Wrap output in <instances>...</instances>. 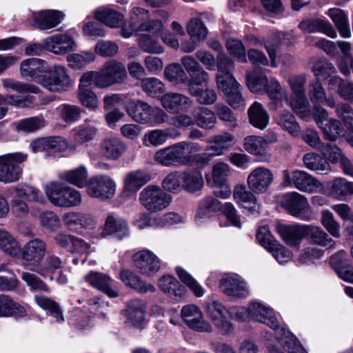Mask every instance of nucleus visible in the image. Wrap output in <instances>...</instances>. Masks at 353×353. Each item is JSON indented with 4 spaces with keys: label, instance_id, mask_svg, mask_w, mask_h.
Returning <instances> with one entry per match:
<instances>
[{
    "label": "nucleus",
    "instance_id": "f257e3e1",
    "mask_svg": "<svg viewBox=\"0 0 353 353\" xmlns=\"http://www.w3.org/2000/svg\"><path fill=\"white\" fill-rule=\"evenodd\" d=\"M23 78H30L51 92L63 93L72 87L73 82L66 68L55 65L48 70L47 63L38 58H30L21 63Z\"/></svg>",
    "mask_w": 353,
    "mask_h": 353
},
{
    "label": "nucleus",
    "instance_id": "f03ea898",
    "mask_svg": "<svg viewBox=\"0 0 353 353\" xmlns=\"http://www.w3.org/2000/svg\"><path fill=\"white\" fill-rule=\"evenodd\" d=\"M239 314V318L245 320L247 318L264 323L272 330H276L275 336L281 346L289 353H307L303 347L299 339L288 330L279 327V314L272 308L259 302L251 303L248 308L235 307Z\"/></svg>",
    "mask_w": 353,
    "mask_h": 353
},
{
    "label": "nucleus",
    "instance_id": "7ed1b4c3",
    "mask_svg": "<svg viewBox=\"0 0 353 353\" xmlns=\"http://www.w3.org/2000/svg\"><path fill=\"white\" fill-rule=\"evenodd\" d=\"M154 161L163 167L195 166L199 164V143L182 141L158 150Z\"/></svg>",
    "mask_w": 353,
    "mask_h": 353
},
{
    "label": "nucleus",
    "instance_id": "20e7f679",
    "mask_svg": "<svg viewBox=\"0 0 353 353\" xmlns=\"http://www.w3.org/2000/svg\"><path fill=\"white\" fill-rule=\"evenodd\" d=\"M216 83L226 98L227 103L234 109L243 108L245 100L241 93V86L232 74L234 61L224 53L218 57Z\"/></svg>",
    "mask_w": 353,
    "mask_h": 353
},
{
    "label": "nucleus",
    "instance_id": "39448f33",
    "mask_svg": "<svg viewBox=\"0 0 353 353\" xmlns=\"http://www.w3.org/2000/svg\"><path fill=\"white\" fill-rule=\"evenodd\" d=\"M127 114L137 123L155 126L167 121L168 114L159 107L140 99H132L125 107Z\"/></svg>",
    "mask_w": 353,
    "mask_h": 353
},
{
    "label": "nucleus",
    "instance_id": "423d86ee",
    "mask_svg": "<svg viewBox=\"0 0 353 353\" xmlns=\"http://www.w3.org/2000/svg\"><path fill=\"white\" fill-rule=\"evenodd\" d=\"M44 191L50 202L61 208H74L81 204L80 192L64 183L52 181L44 185Z\"/></svg>",
    "mask_w": 353,
    "mask_h": 353
},
{
    "label": "nucleus",
    "instance_id": "0eeeda50",
    "mask_svg": "<svg viewBox=\"0 0 353 353\" xmlns=\"http://www.w3.org/2000/svg\"><path fill=\"white\" fill-rule=\"evenodd\" d=\"M279 203L290 215L303 221L312 219V214L307 198L296 192H291L280 196Z\"/></svg>",
    "mask_w": 353,
    "mask_h": 353
},
{
    "label": "nucleus",
    "instance_id": "6e6552de",
    "mask_svg": "<svg viewBox=\"0 0 353 353\" xmlns=\"http://www.w3.org/2000/svg\"><path fill=\"white\" fill-rule=\"evenodd\" d=\"M98 72L97 84L99 89L108 88L121 83L127 77L124 64L115 59L105 61Z\"/></svg>",
    "mask_w": 353,
    "mask_h": 353
},
{
    "label": "nucleus",
    "instance_id": "1a4fd4ad",
    "mask_svg": "<svg viewBox=\"0 0 353 353\" xmlns=\"http://www.w3.org/2000/svg\"><path fill=\"white\" fill-rule=\"evenodd\" d=\"M203 310L223 334H228L233 330V325L228 318L234 312L236 313V310L232 309L230 312L221 302L214 298H209L205 301Z\"/></svg>",
    "mask_w": 353,
    "mask_h": 353
},
{
    "label": "nucleus",
    "instance_id": "9d476101",
    "mask_svg": "<svg viewBox=\"0 0 353 353\" xmlns=\"http://www.w3.org/2000/svg\"><path fill=\"white\" fill-rule=\"evenodd\" d=\"M27 159L22 152L9 153L0 156V181L12 183L19 179L22 169L19 165Z\"/></svg>",
    "mask_w": 353,
    "mask_h": 353
},
{
    "label": "nucleus",
    "instance_id": "9b49d317",
    "mask_svg": "<svg viewBox=\"0 0 353 353\" xmlns=\"http://www.w3.org/2000/svg\"><path fill=\"white\" fill-rule=\"evenodd\" d=\"M139 201L148 211L157 212L168 206L172 201V196L160 187L150 185L140 192Z\"/></svg>",
    "mask_w": 353,
    "mask_h": 353
},
{
    "label": "nucleus",
    "instance_id": "f8f14e48",
    "mask_svg": "<svg viewBox=\"0 0 353 353\" xmlns=\"http://www.w3.org/2000/svg\"><path fill=\"white\" fill-rule=\"evenodd\" d=\"M283 187H292L305 192H312L320 187L321 183L315 178L305 171L296 170L292 172H282Z\"/></svg>",
    "mask_w": 353,
    "mask_h": 353
},
{
    "label": "nucleus",
    "instance_id": "ddd939ff",
    "mask_svg": "<svg viewBox=\"0 0 353 353\" xmlns=\"http://www.w3.org/2000/svg\"><path fill=\"white\" fill-rule=\"evenodd\" d=\"M47 252L46 242L40 238L32 239L25 243L18 257L24 265L36 268L44 259Z\"/></svg>",
    "mask_w": 353,
    "mask_h": 353
},
{
    "label": "nucleus",
    "instance_id": "4468645a",
    "mask_svg": "<svg viewBox=\"0 0 353 353\" xmlns=\"http://www.w3.org/2000/svg\"><path fill=\"white\" fill-rule=\"evenodd\" d=\"M86 190L91 197L105 200L114 196L116 183L107 174H97L89 179Z\"/></svg>",
    "mask_w": 353,
    "mask_h": 353
},
{
    "label": "nucleus",
    "instance_id": "2eb2a0df",
    "mask_svg": "<svg viewBox=\"0 0 353 353\" xmlns=\"http://www.w3.org/2000/svg\"><path fill=\"white\" fill-rule=\"evenodd\" d=\"M273 181L272 172L264 166H259L248 174L247 185L252 192L263 194L268 191Z\"/></svg>",
    "mask_w": 353,
    "mask_h": 353
},
{
    "label": "nucleus",
    "instance_id": "dca6fc26",
    "mask_svg": "<svg viewBox=\"0 0 353 353\" xmlns=\"http://www.w3.org/2000/svg\"><path fill=\"white\" fill-rule=\"evenodd\" d=\"M132 261L140 274L146 276H153L161 268L160 259L149 250H143L134 254Z\"/></svg>",
    "mask_w": 353,
    "mask_h": 353
},
{
    "label": "nucleus",
    "instance_id": "f3484780",
    "mask_svg": "<svg viewBox=\"0 0 353 353\" xmlns=\"http://www.w3.org/2000/svg\"><path fill=\"white\" fill-rule=\"evenodd\" d=\"M219 286L227 296L244 299L249 296L247 283L237 274H226L220 280Z\"/></svg>",
    "mask_w": 353,
    "mask_h": 353
},
{
    "label": "nucleus",
    "instance_id": "a211bd4d",
    "mask_svg": "<svg viewBox=\"0 0 353 353\" xmlns=\"http://www.w3.org/2000/svg\"><path fill=\"white\" fill-rule=\"evenodd\" d=\"M84 279L90 285L105 294L110 298L119 296L115 281L108 274L90 271L85 276Z\"/></svg>",
    "mask_w": 353,
    "mask_h": 353
},
{
    "label": "nucleus",
    "instance_id": "6ab92c4d",
    "mask_svg": "<svg viewBox=\"0 0 353 353\" xmlns=\"http://www.w3.org/2000/svg\"><path fill=\"white\" fill-rule=\"evenodd\" d=\"M254 192L248 190L245 185L239 183L233 190V198L241 208L247 210L248 213L255 215L260 213L261 204L258 202Z\"/></svg>",
    "mask_w": 353,
    "mask_h": 353
},
{
    "label": "nucleus",
    "instance_id": "aec40b11",
    "mask_svg": "<svg viewBox=\"0 0 353 353\" xmlns=\"http://www.w3.org/2000/svg\"><path fill=\"white\" fill-rule=\"evenodd\" d=\"M165 78L174 85L186 84L192 95L199 96L196 80H189L181 65L179 63L168 65L164 70Z\"/></svg>",
    "mask_w": 353,
    "mask_h": 353
},
{
    "label": "nucleus",
    "instance_id": "412c9836",
    "mask_svg": "<svg viewBox=\"0 0 353 353\" xmlns=\"http://www.w3.org/2000/svg\"><path fill=\"white\" fill-rule=\"evenodd\" d=\"M47 50L56 54H65L76 48L74 39L68 34H56L43 40Z\"/></svg>",
    "mask_w": 353,
    "mask_h": 353
},
{
    "label": "nucleus",
    "instance_id": "4be33fe9",
    "mask_svg": "<svg viewBox=\"0 0 353 353\" xmlns=\"http://www.w3.org/2000/svg\"><path fill=\"white\" fill-rule=\"evenodd\" d=\"M203 205L212 211L221 210L232 225L239 228L241 227L240 216L232 203L226 202L223 205L216 199L208 196L203 200Z\"/></svg>",
    "mask_w": 353,
    "mask_h": 353
},
{
    "label": "nucleus",
    "instance_id": "5701e85b",
    "mask_svg": "<svg viewBox=\"0 0 353 353\" xmlns=\"http://www.w3.org/2000/svg\"><path fill=\"white\" fill-rule=\"evenodd\" d=\"M264 92L270 99L268 107L270 110H276L283 106V101L287 97L288 90L276 79L274 77L269 79V83Z\"/></svg>",
    "mask_w": 353,
    "mask_h": 353
},
{
    "label": "nucleus",
    "instance_id": "b1692460",
    "mask_svg": "<svg viewBox=\"0 0 353 353\" xmlns=\"http://www.w3.org/2000/svg\"><path fill=\"white\" fill-rule=\"evenodd\" d=\"M160 101L162 107L170 114H176L191 105L188 97L178 92H167L161 96Z\"/></svg>",
    "mask_w": 353,
    "mask_h": 353
},
{
    "label": "nucleus",
    "instance_id": "393cba45",
    "mask_svg": "<svg viewBox=\"0 0 353 353\" xmlns=\"http://www.w3.org/2000/svg\"><path fill=\"white\" fill-rule=\"evenodd\" d=\"M181 134L174 128L154 129L146 132L143 137V144L146 147H159L168 139H176Z\"/></svg>",
    "mask_w": 353,
    "mask_h": 353
},
{
    "label": "nucleus",
    "instance_id": "a878e982",
    "mask_svg": "<svg viewBox=\"0 0 353 353\" xmlns=\"http://www.w3.org/2000/svg\"><path fill=\"white\" fill-rule=\"evenodd\" d=\"M276 231L288 245L296 246L299 245L305 236V225L279 224L276 226Z\"/></svg>",
    "mask_w": 353,
    "mask_h": 353
},
{
    "label": "nucleus",
    "instance_id": "bb28decb",
    "mask_svg": "<svg viewBox=\"0 0 353 353\" xmlns=\"http://www.w3.org/2000/svg\"><path fill=\"white\" fill-rule=\"evenodd\" d=\"M63 19L62 12L54 10H41L32 14L34 26L41 30L55 28L61 23Z\"/></svg>",
    "mask_w": 353,
    "mask_h": 353
},
{
    "label": "nucleus",
    "instance_id": "cd10ccee",
    "mask_svg": "<svg viewBox=\"0 0 353 353\" xmlns=\"http://www.w3.org/2000/svg\"><path fill=\"white\" fill-rule=\"evenodd\" d=\"M159 286L165 294L175 301L182 300L187 293L185 287L170 275H164L159 279Z\"/></svg>",
    "mask_w": 353,
    "mask_h": 353
},
{
    "label": "nucleus",
    "instance_id": "c85d7f7f",
    "mask_svg": "<svg viewBox=\"0 0 353 353\" xmlns=\"http://www.w3.org/2000/svg\"><path fill=\"white\" fill-rule=\"evenodd\" d=\"M127 149V144L118 137L106 138L101 143V153L108 160H118Z\"/></svg>",
    "mask_w": 353,
    "mask_h": 353
},
{
    "label": "nucleus",
    "instance_id": "c756f323",
    "mask_svg": "<svg viewBox=\"0 0 353 353\" xmlns=\"http://www.w3.org/2000/svg\"><path fill=\"white\" fill-rule=\"evenodd\" d=\"M129 229L127 222L121 218H117L113 214H109L105 221L101 236L106 237L114 235L119 239L128 236Z\"/></svg>",
    "mask_w": 353,
    "mask_h": 353
},
{
    "label": "nucleus",
    "instance_id": "7c9ffc66",
    "mask_svg": "<svg viewBox=\"0 0 353 353\" xmlns=\"http://www.w3.org/2000/svg\"><path fill=\"white\" fill-rule=\"evenodd\" d=\"M276 134H270L268 141L261 137L250 135L244 139V148L250 154L256 156H263L270 143L276 141Z\"/></svg>",
    "mask_w": 353,
    "mask_h": 353
},
{
    "label": "nucleus",
    "instance_id": "2f4dec72",
    "mask_svg": "<svg viewBox=\"0 0 353 353\" xmlns=\"http://www.w3.org/2000/svg\"><path fill=\"white\" fill-rule=\"evenodd\" d=\"M233 141L234 136L228 132H223L212 137L208 140V155L219 156L222 154L232 147Z\"/></svg>",
    "mask_w": 353,
    "mask_h": 353
},
{
    "label": "nucleus",
    "instance_id": "473e14b6",
    "mask_svg": "<svg viewBox=\"0 0 353 353\" xmlns=\"http://www.w3.org/2000/svg\"><path fill=\"white\" fill-rule=\"evenodd\" d=\"M328 194L334 199L344 201L347 196L353 195V182L342 177L336 178L329 183Z\"/></svg>",
    "mask_w": 353,
    "mask_h": 353
},
{
    "label": "nucleus",
    "instance_id": "72a5a7b5",
    "mask_svg": "<svg viewBox=\"0 0 353 353\" xmlns=\"http://www.w3.org/2000/svg\"><path fill=\"white\" fill-rule=\"evenodd\" d=\"M120 279L125 285L141 294L154 292L156 290L155 287L152 284L148 283L141 280L137 274L130 270H123L121 271Z\"/></svg>",
    "mask_w": 353,
    "mask_h": 353
},
{
    "label": "nucleus",
    "instance_id": "f704fd0d",
    "mask_svg": "<svg viewBox=\"0 0 353 353\" xmlns=\"http://www.w3.org/2000/svg\"><path fill=\"white\" fill-rule=\"evenodd\" d=\"M288 105L301 119L307 120L310 117V102L306 94H292L285 101Z\"/></svg>",
    "mask_w": 353,
    "mask_h": 353
},
{
    "label": "nucleus",
    "instance_id": "c9c22d12",
    "mask_svg": "<svg viewBox=\"0 0 353 353\" xmlns=\"http://www.w3.org/2000/svg\"><path fill=\"white\" fill-rule=\"evenodd\" d=\"M312 243L328 249L335 248V241L319 226L305 225V236Z\"/></svg>",
    "mask_w": 353,
    "mask_h": 353
},
{
    "label": "nucleus",
    "instance_id": "e433bc0d",
    "mask_svg": "<svg viewBox=\"0 0 353 353\" xmlns=\"http://www.w3.org/2000/svg\"><path fill=\"white\" fill-rule=\"evenodd\" d=\"M250 123L255 128L263 130L269 123L270 116L263 105L254 101L248 110Z\"/></svg>",
    "mask_w": 353,
    "mask_h": 353
},
{
    "label": "nucleus",
    "instance_id": "4c0bfd02",
    "mask_svg": "<svg viewBox=\"0 0 353 353\" xmlns=\"http://www.w3.org/2000/svg\"><path fill=\"white\" fill-rule=\"evenodd\" d=\"M151 180V176L143 171L136 170L128 173L124 179V192L128 194L136 193Z\"/></svg>",
    "mask_w": 353,
    "mask_h": 353
},
{
    "label": "nucleus",
    "instance_id": "58836bf2",
    "mask_svg": "<svg viewBox=\"0 0 353 353\" xmlns=\"http://www.w3.org/2000/svg\"><path fill=\"white\" fill-rule=\"evenodd\" d=\"M88 171L85 165H81L76 168L66 170L59 174L62 181L68 182L79 188L88 185Z\"/></svg>",
    "mask_w": 353,
    "mask_h": 353
},
{
    "label": "nucleus",
    "instance_id": "ea45409f",
    "mask_svg": "<svg viewBox=\"0 0 353 353\" xmlns=\"http://www.w3.org/2000/svg\"><path fill=\"white\" fill-rule=\"evenodd\" d=\"M10 194H15L18 197L28 201H33L39 203L46 202L42 192L36 187L27 183L19 184L10 188Z\"/></svg>",
    "mask_w": 353,
    "mask_h": 353
},
{
    "label": "nucleus",
    "instance_id": "a19ab883",
    "mask_svg": "<svg viewBox=\"0 0 353 353\" xmlns=\"http://www.w3.org/2000/svg\"><path fill=\"white\" fill-rule=\"evenodd\" d=\"M300 29L307 32H319L331 38L336 37V32L332 26L321 19L303 20L299 25Z\"/></svg>",
    "mask_w": 353,
    "mask_h": 353
},
{
    "label": "nucleus",
    "instance_id": "79ce46f5",
    "mask_svg": "<svg viewBox=\"0 0 353 353\" xmlns=\"http://www.w3.org/2000/svg\"><path fill=\"white\" fill-rule=\"evenodd\" d=\"M63 263L61 259L54 255L50 254L44 260V261L37 266V272L43 277H49L50 280H53L54 274L61 272Z\"/></svg>",
    "mask_w": 353,
    "mask_h": 353
},
{
    "label": "nucleus",
    "instance_id": "37998d69",
    "mask_svg": "<svg viewBox=\"0 0 353 353\" xmlns=\"http://www.w3.org/2000/svg\"><path fill=\"white\" fill-rule=\"evenodd\" d=\"M127 318L134 326L141 325L145 319L146 304L141 299H133L128 305Z\"/></svg>",
    "mask_w": 353,
    "mask_h": 353
},
{
    "label": "nucleus",
    "instance_id": "c03bdc74",
    "mask_svg": "<svg viewBox=\"0 0 353 353\" xmlns=\"http://www.w3.org/2000/svg\"><path fill=\"white\" fill-rule=\"evenodd\" d=\"M98 130L96 127L86 124H82L74 128L71 130V137L73 143L71 144H84L94 139L97 134Z\"/></svg>",
    "mask_w": 353,
    "mask_h": 353
},
{
    "label": "nucleus",
    "instance_id": "a18cd8bd",
    "mask_svg": "<svg viewBox=\"0 0 353 353\" xmlns=\"http://www.w3.org/2000/svg\"><path fill=\"white\" fill-rule=\"evenodd\" d=\"M26 314V311L23 306L14 302L8 295H0V316H23Z\"/></svg>",
    "mask_w": 353,
    "mask_h": 353
},
{
    "label": "nucleus",
    "instance_id": "49530a36",
    "mask_svg": "<svg viewBox=\"0 0 353 353\" xmlns=\"http://www.w3.org/2000/svg\"><path fill=\"white\" fill-rule=\"evenodd\" d=\"M95 17L98 21L111 28L119 26L123 19V14L120 12L105 8L97 10Z\"/></svg>",
    "mask_w": 353,
    "mask_h": 353
},
{
    "label": "nucleus",
    "instance_id": "de8ad7c7",
    "mask_svg": "<svg viewBox=\"0 0 353 353\" xmlns=\"http://www.w3.org/2000/svg\"><path fill=\"white\" fill-rule=\"evenodd\" d=\"M303 161L305 166L312 171L327 172L330 170V166L327 160L314 152L305 154L303 157Z\"/></svg>",
    "mask_w": 353,
    "mask_h": 353
},
{
    "label": "nucleus",
    "instance_id": "09e8293b",
    "mask_svg": "<svg viewBox=\"0 0 353 353\" xmlns=\"http://www.w3.org/2000/svg\"><path fill=\"white\" fill-rule=\"evenodd\" d=\"M268 83L269 79L265 73L260 70H254L247 74V86L252 92L257 93L265 91Z\"/></svg>",
    "mask_w": 353,
    "mask_h": 353
},
{
    "label": "nucleus",
    "instance_id": "8fccbe9b",
    "mask_svg": "<svg viewBox=\"0 0 353 353\" xmlns=\"http://www.w3.org/2000/svg\"><path fill=\"white\" fill-rule=\"evenodd\" d=\"M328 15L336 25L341 36L344 38H349L351 32L347 18L344 12L339 8H330L328 10Z\"/></svg>",
    "mask_w": 353,
    "mask_h": 353
},
{
    "label": "nucleus",
    "instance_id": "3c124183",
    "mask_svg": "<svg viewBox=\"0 0 353 353\" xmlns=\"http://www.w3.org/2000/svg\"><path fill=\"white\" fill-rule=\"evenodd\" d=\"M20 245L15 238L8 232L0 229V249L6 254L18 257Z\"/></svg>",
    "mask_w": 353,
    "mask_h": 353
},
{
    "label": "nucleus",
    "instance_id": "603ef678",
    "mask_svg": "<svg viewBox=\"0 0 353 353\" xmlns=\"http://www.w3.org/2000/svg\"><path fill=\"white\" fill-rule=\"evenodd\" d=\"M142 90L152 97H159L165 91V84L156 77H146L141 80Z\"/></svg>",
    "mask_w": 353,
    "mask_h": 353
},
{
    "label": "nucleus",
    "instance_id": "864d4df0",
    "mask_svg": "<svg viewBox=\"0 0 353 353\" xmlns=\"http://www.w3.org/2000/svg\"><path fill=\"white\" fill-rule=\"evenodd\" d=\"M34 301L40 307L49 311L50 314L57 319V322L64 321L62 311L57 303L48 297L39 294L34 296Z\"/></svg>",
    "mask_w": 353,
    "mask_h": 353
},
{
    "label": "nucleus",
    "instance_id": "5fc2aeb1",
    "mask_svg": "<svg viewBox=\"0 0 353 353\" xmlns=\"http://www.w3.org/2000/svg\"><path fill=\"white\" fill-rule=\"evenodd\" d=\"M96 59L95 54L91 51H83L81 53L70 54L67 57L68 65L74 70H80Z\"/></svg>",
    "mask_w": 353,
    "mask_h": 353
},
{
    "label": "nucleus",
    "instance_id": "6e6d98bb",
    "mask_svg": "<svg viewBox=\"0 0 353 353\" xmlns=\"http://www.w3.org/2000/svg\"><path fill=\"white\" fill-rule=\"evenodd\" d=\"M184 323L191 330L199 331V307L194 304L184 305L181 310Z\"/></svg>",
    "mask_w": 353,
    "mask_h": 353
},
{
    "label": "nucleus",
    "instance_id": "4d7b16f0",
    "mask_svg": "<svg viewBox=\"0 0 353 353\" xmlns=\"http://www.w3.org/2000/svg\"><path fill=\"white\" fill-rule=\"evenodd\" d=\"M31 213L39 220L40 224L47 229L54 230L59 227L60 219L59 216L51 211L42 212L34 209Z\"/></svg>",
    "mask_w": 353,
    "mask_h": 353
},
{
    "label": "nucleus",
    "instance_id": "13d9d810",
    "mask_svg": "<svg viewBox=\"0 0 353 353\" xmlns=\"http://www.w3.org/2000/svg\"><path fill=\"white\" fill-rule=\"evenodd\" d=\"M137 43L139 48L145 52L160 54L164 52L163 47L155 39L147 34H141Z\"/></svg>",
    "mask_w": 353,
    "mask_h": 353
},
{
    "label": "nucleus",
    "instance_id": "bf43d9fd",
    "mask_svg": "<svg viewBox=\"0 0 353 353\" xmlns=\"http://www.w3.org/2000/svg\"><path fill=\"white\" fill-rule=\"evenodd\" d=\"M284 34L276 33L263 41V44L267 50L270 59V65L272 68H276V50L281 45V37Z\"/></svg>",
    "mask_w": 353,
    "mask_h": 353
},
{
    "label": "nucleus",
    "instance_id": "052dcab7",
    "mask_svg": "<svg viewBox=\"0 0 353 353\" xmlns=\"http://www.w3.org/2000/svg\"><path fill=\"white\" fill-rule=\"evenodd\" d=\"M324 159H327L331 163L341 164L343 169V163L345 160H349L342 153L341 150L334 143H327L322 145L319 148Z\"/></svg>",
    "mask_w": 353,
    "mask_h": 353
},
{
    "label": "nucleus",
    "instance_id": "680f3d73",
    "mask_svg": "<svg viewBox=\"0 0 353 353\" xmlns=\"http://www.w3.org/2000/svg\"><path fill=\"white\" fill-rule=\"evenodd\" d=\"M279 124L281 125L293 137L299 136L300 127L295 117L289 111L283 110L278 119Z\"/></svg>",
    "mask_w": 353,
    "mask_h": 353
},
{
    "label": "nucleus",
    "instance_id": "e2e57ef3",
    "mask_svg": "<svg viewBox=\"0 0 353 353\" xmlns=\"http://www.w3.org/2000/svg\"><path fill=\"white\" fill-rule=\"evenodd\" d=\"M321 223L333 237L339 238L341 236L340 224L330 210H322Z\"/></svg>",
    "mask_w": 353,
    "mask_h": 353
},
{
    "label": "nucleus",
    "instance_id": "0e129e2a",
    "mask_svg": "<svg viewBox=\"0 0 353 353\" xmlns=\"http://www.w3.org/2000/svg\"><path fill=\"white\" fill-rule=\"evenodd\" d=\"M217 117L229 128L238 126V121L232 110L223 103H217L215 107Z\"/></svg>",
    "mask_w": 353,
    "mask_h": 353
},
{
    "label": "nucleus",
    "instance_id": "69168bd1",
    "mask_svg": "<svg viewBox=\"0 0 353 353\" xmlns=\"http://www.w3.org/2000/svg\"><path fill=\"white\" fill-rule=\"evenodd\" d=\"M312 71L316 78H329L336 73L334 65L326 59L316 61L312 68Z\"/></svg>",
    "mask_w": 353,
    "mask_h": 353
},
{
    "label": "nucleus",
    "instance_id": "338daca9",
    "mask_svg": "<svg viewBox=\"0 0 353 353\" xmlns=\"http://www.w3.org/2000/svg\"><path fill=\"white\" fill-rule=\"evenodd\" d=\"M57 110L60 117L68 123H74L81 117V110L75 105L64 103L57 108Z\"/></svg>",
    "mask_w": 353,
    "mask_h": 353
},
{
    "label": "nucleus",
    "instance_id": "774afa93",
    "mask_svg": "<svg viewBox=\"0 0 353 353\" xmlns=\"http://www.w3.org/2000/svg\"><path fill=\"white\" fill-rule=\"evenodd\" d=\"M42 116L32 117L21 119L17 123V130L25 132H32L45 125Z\"/></svg>",
    "mask_w": 353,
    "mask_h": 353
}]
</instances>
